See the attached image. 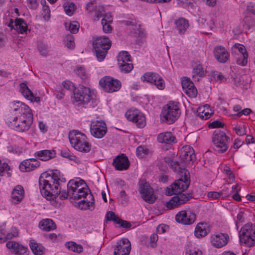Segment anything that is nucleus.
I'll list each match as a JSON object with an SVG mask.
<instances>
[{
	"mask_svg": "<svg viewBox=\"0 0 255 255\" xmlns=\"http://www.w3.org/2000/svg\"><path fill=\"white\" fill-rule=\"evenodd\" d=\"M49 174V200L50 204L56 206L58 201L56 200L58 196L61 200L67 199L68 197L74 200L86 198L90 192L86 187L85 181L82 179H71L67 183V191L61 192V184L66 181L60 172L57 169L51 170Z\"/></svg>",
	"mask_w": 255,
	"mask_h": 255,
	"instance_id": "1",
	"label": "nucleus"
},
{
	"mask_svg": "<svg viewBox=\"0 0 255 255\" xmlns=\"http://www.w3.org/2000/svg\"><path fill=\"white\" fill-rule=\"evenodd\" d=\"M11 115L6 121L8 126L20 132L28 130L31 126L33 115L31 109L20 101L14 102L11 107Z\"/></svg>",
	"mask_w": 255,
	"mask_h": 255,
	"instance_id": "2",
	"label": "nucleus"
},
{
	"mask_svg": "<svg viewBox=\"0 0 255 255\" xmlns=\"http://www.w3.org/2000/svg\"><path fill=\"white\" fill-rule=\"evenodd\" d=\"M164 161L174 172H177L179 176L178 179L169 187H167L165 194L167 196H171L172 194L178 193L187 190L190 183L189 171L184 168L181 167L178 162L172 160L170 157H165Z\"/></svg>",
	"mask_w": 255,
	"mask_h": 255,
	"instance_id": "3",
	"label": "nucleus"
},
{
	"mask_svg": "<svg viewBox=\"0 0 255 255\" xmlns=\"http://www.w3.org/2000/svg\"><path fill=\"white\" fill-rule=\"evenodd\" d=\"M94 91L89 88L80 85L74 90L72 96V101L74 105L86 108L88 105H91L96 103Z\"/></svg>",
	"mask_w": 255,
	"mask_h": 255,
	"instance_id": "4",
	"label": "nucleus"
},
{
	"mask_svg": "<svg viewBox=\"0 0 255 255\" xmlns=\"http://www.w3.org/2000/svg\"><path fill=\"white\" fill-rule=\"evenodd\" d=\"M68 136L71 146L76 150L83 153H88L90 151L91 144L84 133L73 130L70 131Z\"/></svg>",
	"mask_w": 255,
	"mask_h": 255,
	"instance_id": "5",
	"label": "nucleus"
},
{
	"mask_svg": "<svg viewBox=\"0 0 255 255\" xmlns=\"http://www.w3.org/2000/svg\"><path fill=\"white\" fill-rule=\"evenodd\" d=\"M178 103L170 101L165 105L161 112V120L167 124L174 123L180 117Z\"/></svg>",
	"mask_w": 255,
	"mask_h": 255,
	"instance_id": "6",
	"label": "nucleus"
},
{
	"mask_svg": "<svg viewBox=\"0 0 255 255\" xmlns=\"http://www.w3.org/2000/svg\"><path fill=\"white\" fill-rule=\"evenodd\" d=\"M230 141L229 137L223 131L217 129L212 135V148L217 153H223L227 150Z\"/></svg>",
	"mask_w": 255,
	"mask_h": 255,
	"instance_id": "7",
	"label": "nucleus"
},
{
	"mask_svg": "<svg viewBox=\"0 0 255 255\" xmlns=\"http://www.w3.org/2000/svg\"><path fill=\"white\" fill-rule=\"evenodd\" d=\"M93 44L98 60L103 61L111 46V41L106 36H99L94 40Z\"/></svg>",
	"mask_w": 255,
	"mask_h": 255,
	"instance_id": "8",
	"label": "nucleus"
},
{
	"mask_svg": "<svg viewBox=\"0 0 255 255\" xmlns=\"http://www.w3.org/2000/svg\"><path fill=\"white\" fill-rule=\"evenodd\" d=\"M241 243L248 247L255 243V224H244L239 233Z\"/></svg>",
	"mask_w": 255,
	"mask_h": 255,
	"instance_id": "9",
	"label": "nucleus"
},
{
	"mask_svg": "<svg viewBox=\"0 0 255 255\" xmlns=\"http://www.w3.org/2000/svg\"><path fill=\"white\" fill-rule=\"evenodd\" d=\"M138 186L139 192L142 199L148 203H153L156 200V197L152 188L144 179L139 181Z\"/></svg>",
	"mask_w": 255,
	"mask_h": 255,
	"instance_id": "10",
	"label": "nucleus"
},
{
	"mask_svg": "<svg viewBox=\"0 0 255 255\" xmlns=\"http://www.w3.org/2000/svg\"><path fill=\"white\" fill-rule=\"evenodd\" d=\"M99 84L106 92L113 93L119 91L121 87V83L118 79L110 76H105L99 81Z\"/></svg>",
	"mask_w": 255,
	"mask_h": 255,
	"instance_id": "11",
	"label": "nucleus"
},
{
	"mask_svg": "<svg viewBox=\"0 0 255 255\" xmlns=\"http://www.w3.org/2000/svg\"><path fill=\"white\" fill-rule=\"evenodd\" d=\"M118 64L122 72L127 73L130 72L133 66L130 60V56L126 51L120 52L117 56Z\"/></svg>",
	"mask_w": 255,
	"mask_h": 255,
	"instance_id": "12",
	"label": "nucleus"
},
{
	"mask_svg": "<svg viewBox=\"0 0 255 255\" xmlns=\"http://www.w3.org/2000/svg\"><path fill=\"white\" fill-rule=\"evenodd\" d=\"M183 191H182L179 193H175V195L178 194V195L173 196L168 202H166V206L168 209H172L182 205L187 202L192 197V193H182Z\"/></svg>",
	"mask_w": 255,
	"mask_h": 255,
	"instance_id": "13",
	"label": "nucleus"
},
{
	"mask_svg": "<svg viewBox=\"0 0 255 255\" xmlns=\"http://www.w3.org/2000/svg\"><path fill=\"white\" fill-rule=\"evenodd\" d=\"M107 132L106 123L103 121H93L91 122L90 132L91 135L97 138H102Z\"/></svg>",
	"mask_w": 255,
	"mask_h": 255,
	"instance_id": "14",
	"label": "nucleus"
},
{
	"mask_svg": "<svg viewBox=\"0 0 255 255\" xmlns=\"http://www.w3.org/2000/svg\"><path fill=\"white\" fill-rule=\"evenodd\" d=\"M125 116L129 121L135 123L137 127L142 128L145 126V119L143 115L138 110H128Z\"/></svg>",
	"mask_w": 255,
	"mask_h": 255,
	"instance_id": "15",
	"label": "nucleus"
},
{
	"mask_svg": "<svg viewBox=\"0 0 255 255\" xmlns=\"http://www.w3.org/2000/svg\"><path fill=\"white\" fill-rule=\"evenodd\" d=\"M131 250V244L127 238L119 240L114 249V255H129Z\"/></svg>",
	"mask_w": 255,
	"mask_h": 255,
	"instance_id": "16",
	"label": "nucleus"
},
{
	"mask_svg": "<svg viewBox=\"0 0 255 255\" xmlns=\"http://www.w3.org/2000/svg\"><path fill=\"white\" fill-rule=\"evenodd\" d=\"M144 80L147 82L154 84L159 90L165 88V83L163 78L158 74L153 72H148L143 75Z\"/></svg>",
	"mask_w": 255,
	"mask_h": 255,
	"instance_id": "17",
	"label": "nucleus"
},
{
	"mask_svg": "<svg viewBox=\"0 0 255 255\" xmlns=\"http://www.w3.org/2000/svg\"><path fill=\"white\" fill-rule=\"evenodd\" d=\"M196 219L195 214L190 211L182 210L175 216V220L178 223H194Z\"/></svg>",
	"mask_w": 255,
	"mask_h": 255,
	"instance_id": "18",
	"label": "nucleus"
},
{
	"mask_svg": "<svg viewBox=\"0 0 255 255\" xmlns=\"http://www.w3.org/2000/svg\"><path fill=\"white\" fill-rule=\"evenodd\" d=\"M113 165L117 170H127L129 166V162L127 156L124 154L117 156L113 161Z\"/></svg>",
	"mask_w": 255,
	"mask_h": 255,
	"instance_id": "19",
	"label": "nucleus"
},
{
	"mask_svg": "<svg viewBox=\"0 0 255 255\" xmlns=\"http://www.w3.org/2000/svg\"><path fill=\"white\" fill-rule=\"evenodd\" d=\"M40 165L39 162L34 158L27 159L22 161L19 168L22 172H30L34 170Z\"/></svg>",
	"mask_w": 255,
	"mask_h": 255,
	"instance_id": "20",
	"label": "nucleus"
},
{
	"mask_svg": "<svg viewBox=\"0 0 255 255\" xmlns=\"http://www.w3.org/2000/svg\"><path fill=\"white\" fill-rule=\"evenodd\" d=\"M228 239L229 236L227 234L220 233L213 235L211 237V242L214 247L220 248L228 243Z\"/></svg>",
	"mask_w": 255,
	"mask_h": 255,
	"instance_id": "21",
	"label": "nucleus"
},
{
	"mask_svg": "<svg viewBox=\"0 0 255 255\" xmlns=\"http://www.w3.org/2000/svg\"><path fill=\"white\" fill-rule=\"evenodd\" d=\"M24 197V190L21 185H16L12 190L11 193V201L14 204L20 203Z\"/></svg>",
	"mask_w": 255,
	"mask_h": 255,
	"instance_id": "22",
	"label": "nucleus"
},
{
	"mask_svg": "<svg viewBox=\"0 0 255 255\" xmlns=\"http://www.w3.org/2000/svg\"><path fill=\"white\" fill-rule=\"evenodd\" d=\"M213 52L216 59L220 63H224L226 62L230 57L229 53L223 46H216Z\"/></svg>",
	"mask_w": 255,
	"mask_h": 255,
	"instance_id": "23",
	"label": "nucleus"
},
{
	"mask_svg": "<svg viewBox=\"0 0 255 255\" xmlns=\"http://www.w3.org/2000/svg\"><path fill=\"white\" fill-rule=\"evenodd\" d=\"M181 84L185 93L189 97H195L197 93L196 88L193 83L187 78H184L181 81Z\"/></svg>",
	"mask_w": 255,
	"mask_h": 255,
	"instance_id": "24",
	"label": "nucleus"
},
{
	"mask_svg": "<svg viewBox=\"0 0 255 255\" xmlns=\"http://www.w3.org/2000/svg\"><path fill=\"white\" fill-rule=\"evenodd\" d=\"M48 172L45 171L41 174L39 178V187L41 195L48 200Z\"/></svg>",
	"mask_w": 255,
	"mask_h": 255,
	"instance_id": "25",
	"label": "nucleus"
},
{
	"mask_svg": "<svg viewBox=\"0 0 255 255\" xmlns=\"http://www.w3.org/2000/svg\"><path fill=\"white\" fill-rule=\"evenodd\" d=\"M6 246L8 249L12 250V253L15 255H23L27 250L23 245L12 241L7 242Z\"/></svg>",
	"mask_w": 255,
	"mask_h": 255,
	"instance_id": "26",
	"label": "nucleus"
},
{
	"mask_svg": "<svg viewBox=\"0 0 255 255\" xmlns=\"http://www.w3.org/2000/svg\"><path fill=\"white\" fill-rule=\"evenodd\" d=\"M19 91L25 98L31 102H39L40 101V98L34 96L26 83H22L20 84Z\"/></svg>",
	"mask_w": 255,
	"mask_h": 255,
	"instance_id": "27",
	"label": "nucleus"
},
{
	"mask_svg": "<svg viewBox=\"0 0 255 255\" xmlns=\"http://www.w3.org/2000/svg\"><path fill=\"white\" fill-rule=\"evenodd\" d=\"M157 140L159 142L167 144L176 142V137L169 131L164 132L158 134Z\"/></svg>",
	"mask_w": 255,
	"mask_h": 255,
	"instance_id": "28",
	"label": "nucleus"
},
{
	"mask_svg": "<svg viewBox=\"0 0 255 255\" xmlns=\"http://www.w3.org/2000/svg\"><path fill=\"white\" fill-rule=\"evenodd\" d=\"M210 232V226L208 224H197L194 234L196 238H202L207 236Z\"/></svg>",
	"mask_w": 255,
	"mask_h": 255,
	"instance_id": "29",
	"label": "nucleus"
},
{
	"mask_svg": "<svg viewBox=\"0 0 255 255\" xmlns=\"http://www.w3.org/2000/svg\"><path fill=\"white\" fill-rule=\"evenodd\" d=\"M90 200L89 201L84 199L79 202L78 206V208L81 210L89 209L93 210L94 209V197L92 194H88Z\"/></svg>",
	"mask_w": 255,
	"mask_h": 255,
	"instance_id": "30",
	"label": "nucleus"
},
{
	"mask_svg": "<svg viewBox=\"0 0 255 255\" xmlns=\"http://www.w3.org/2000/svg\"><path fill=\"white\" fill-rule=\"evenodd\" d=\"M181 154L183 158L187 161H193L196 159L194 151L193 148L189 145L184 146L183 147Z\"/></svg>",
	"mask_w": 255,
	"mask_h": 255,
	"instance_id": "31",
	"label": "nucleus"
},
{
	"mask_svg": "<svg viewBox=\"0 0 255 255\" xmlns=\"http://www.w3.org/2000/svg\"><path fill=\"white\" fill-rule=\"evenodd\" d=\"M210 106L206 105L198 108L197 111V116L202 120H207L210 118L212 114V113L210 112Z\"/></svg>",
	"mask_w": 255,
	"mask_h": 255,
	"instance_id": "32",
	"label": "nucleus"
},
{
	"mask_svg": "<svg viewBox=\"0 0 255 255\" xmlns=\"http://www.w3.org/2000/svg\"><path fill=\"white\" fill-rule=\"evenodd\" d=\"M176 28L180 34H184L189 27L188 21L184 18H179L175 21Z\"/></svg>",
	"mask_w": 255,
	"mask_h": 255,
	"instance_id": "33",
	"label": "nucleus"
},
{
	"mask_svg": "<svg viewBox=\"0 0 255 255\" xmlns=\"http://www.w3.org/2000/svg\"><path fill=\"white\" fill-rule=\"evenodd\" d=\"M124 22L127 25H131L132 26V29L134 30V34L137 35L139 37L143 38L145 36L144 30L141 27L140 24H138L136 23L135 20H127L125 21Z\"/></svg>",
	"mask_w": 255,
	"mask_h": 255,
	"instance_id": "34",
	"label": "nucleus"
},
{
	"mask_svg": "<svg viewBox=\"0 0 255 255\" xmlns=\"http://www.w3.org/2000/svg\"><path fill=\"white\" fill-rule=\"evenodd\" d=\"M15 29L16 31L21 34L26 33L27 31V25L24 20L21 18H16L14 21Z\"/></svg>",
	"mask_w": 255,
	"mask_h": 255,
	"instance_id": "35",
	"label": "nucleus"
},
{
	"mask_svg": "<svg viewBox=\"0 0 255 255\" xmlns=\"http://www.w3.org/2000/svg\"><path fill=\"white\" fill-rule=\"evenodd\" d=\"M30 249L35 255H43L44 248L39 244H38L34 240H31L29 242Z\"/></svg>",
	"mask_w": 255,
	"mask_h": 255,
	"instance_id": "36",
	"label": "nucleus"
},
{
	"mask_svg": "<svg viewBox=\"0 0 255 255\" xmlns=\"http://www.w3.org/2000/svg\"><path fill=\"white\" fill-rule=\"evenodd\" d=\"M17 235L16 232L12 235L10 233H7L6 230L5 224H2L0 226V242L3 243L8 239L12 238V236Z\"/></svg>",
	"mask_w": 255,
	"mask_h": 255,
	"instance_id": "37",
	"label": "nucleus"
},
{
	"mask_svg": "<svg viewBox=\"0 0 255 255\" xmlns=\"http://www.w3.org/2000/svg\"><path fill=\"white\" fill-rule=\"evenodd\" d=\"M204 68L201 65H197L193 69L192 78L194 81L199 82L200 78L204 75Z\"/></svg>",
	"mask_w": 255,
	"mask_h": 255,
	"instance_id": "38",
	"label": "nucleus"
},
{
	"mask_svg": "<svg viewBox=\"0 0 255 255\" xmlns=\"http://www.w3.org/2000/svg\"><path fill=\"white\" fill-rule=\"evenodd\" d=\"M106 220L113 222L114 223H130L129 222L123 220L117 216L113 211H109L106 215Z\"/></svg>",
	"mask_w": 255,
	"mask_h": 255,
	"instance_id": "39",
	"label": "nucleus"
},
{
	"mask_svg": "<svg viewBox=\"0 0 255 255\" xmlns=\"http://www.w3.org/2000/svg\"><path fill=\"white\" fill-rule=\"evenodd\" d=\"M65 246L70 251L77 253H81L83 251V247L81 245L76 243L69 241L65 244Z\"/></svg>",
	"mask_w": 255,
	"mask_h": 255,
	"instance_id": "40",
	"label": "nucleus"
},
{
	"mask_svg": "<svg viewBox=\"0 0 255 255\" xmlns=\"http://www.w3.org/2000/svg\"><path fill=\"white\" fill-rule=\"evenodd\" d=\"M64 11L67 15L71 16L76 9V6L73 2H66L63 4Z\"/></svg>",
	"mask_w": 255,
	"mask_h": 255,
	"instance_id": "41",
	"label": "nucleus"
},
{
	"mask_svg": "<svg viewBox=\"0 0 255 255\" xmlns=\"http://www.w3.org/2000/svg\"><path fill=\"white\" fill-rule=\"evenodd\" d=\"M40 3L42 6V9L41 11L40 18L41 19L46 21L48 20V5L46 4V0H41Z\"/></svg>",
	"mask_w": 255,
	"mask_h": 255,
	"instance_id": "42",
	"label": "nucleus"
},
{
	"mask_svg": "<svg viewBox=\"0 0 255 255\" xmlns=\"http://www.w3.org/2000/svg\"><path fill=\"white\" fill-rule=\"evenodd\" d=\"M65 45L69 49H73L75 47L74 37L71 34H67L64 38Z\"/></svg>",
	"mask_w": 255,
	"mask_h": 255,
	"instance_id": "43",
	"label": "nucleus"
},
{
	"mask_svg": "<svg viewBox=\"0 0 255 255\" xmlns=\"http://www.w3.org/2000/svg\"><path fill=\"white\" fill-rule=\"evenodd\" d=\"M76 74L82 80H86L88 78L85 68L81 66H77L74 70Z\"/></svg>",
	"mask_w": 255,
	"mask_h": 255,
	"instance_id": "44",
	"label": "nucleus"
},
{
	"mask_svg": "<svg viewBox=\"0 0 255 255\" xmlns=\"http://www.w3.org/2000/svg\"><path fill=\"white\" fill-rule=\"evenodd\" d=\"M245 216H247L246 214H245V213L242 211L240 212L237 217V221L241 223L251 221H252V222L254 221V215L250 214L249 216L250 217L251 219H247L246 220L245 219Z\"/></svg>",
	"mask_w": 255,
	"mask_h": 255,
	"instance_id": "45",
	"label": "nucleus"
},
{
	"mask_svg": "<svg viewBox=\"0 0 255 255\" xmlns=\"http://www.w3.org/2000/svg\"><path fill=\"white\" fill-rule=\"evenodd\" d=\"M248 58V54H244L243 55H239L238 57L236 58L237 63L239 65L244 66L247 64Z\"/></svg>",
	"mask_w": 255,
	"mask_h": 255,
	"instance_id": "46",
	"label": "nucleus"
},
{
	"mask_svg": "<svg viewBox=\"0 0 255 255\" xmlns=\"http://www.w3.org/2000/svg\"><path fill=\"white\" fill-rule=\"evenodd\" d=\"M136 154L141 158L144 157L145 155H147L149 150L148 149L144 146H139L137 147Z\"/></svg>",
	"mask_w": 255,
	"mask_h": 255,
	"instance_id": "47",
	"label": "nucleus"
},
{
	"mask_svg": "<svg viewBox=\"0 0 255 255\" xmlns=\"http://www.w3.org/2000/svg\"><path fill=\"white\" fill-rule=\"evenodd\" d=\"M186 255H202V252L199 249L193 247H189L186 249Z\"/></svg>",
	"mask_w": 255,
	"mask_h": 255,
	"instance_id": "48",
	"label": "nucleus"
},
{
	"mask_svg": "<svg viewBox=\"0 0 255 255\" xmlns=\"http://www.w3.org/2000/svg\"><path fill=\"white\" fill-rule=\"evenodd\" d=\"M35 156L43 161L48 160V150H42L35 153Z\"/></svg>",
	"mask_w": 255,
	"mask_h": 255,
	"instance_id": "49",
	"label": "nucleus"
},
{
	"mask_svg": "<svg viewBox=\"0 0 255 255\" xmlns=\"http://www.w3.org/2000/svg\"><path fill=\"white\" fill-rule=\"evenodd\" d=\"M62 85L64 89L70 91L73 93H74V90L77 89L75 88L73 83L69 80H66L64 81L62 83Z\"/></svg>",
	"mask_w": 255,
	"mask_h": 255,
	"instance_id": "50",
	"label": "nucleus"
},
{
	"mask_svg": "<svg viewBox=\"0 0 255 255\" xmlns=\"http://www.w3.org/2000/svg\"><path fill=\"white\" fill-rule=\"evenodd\" d=\"M213 77L217 81L224 82L227 81V78L219 72H215L213 74Z\"/></svg>",
	"mask_w": 255,
	"mask_h": 255,
	"instance_id": "51",
	"label": "nucleus"
},
{
	"mask_svg": "<svg viewBox=\"0 0 255 255\" xmlns=\"http://www.w3.org/2000/svg\"><path fill=\"white\" fill-rule=\"evenodd\" d=\"M169 230V226L167 224H159L156 228V231L159 234H163Z\"/></svg>",
	"mask_w": 255,
	"mask_h": 255,
	"instance_id": "52",
	"label": "nucleus"
},
{
	"mask_svg": "<svg viewBox=\"0 0 255 255\" xmlns=\"http://www.w3.org/2000/svg\"><path fill=\"white\" fill-rule=\"evenodd\" d=\"M79 24L77 22L74 21L71 23L69 26V30L73 34L76 33L79 30Z\"/></svg>",
	"mask_w": 255,
	"mask_h": 255,
	"instance_id": "53",
	"label": "nucleus"
},
{
	"mask_svg": "<svg viewBox=\"0 0 255 255\" xmlns=\"http://www.w3.org/2000/svg\"><path fill=\"white\" fill-rule=\"evenodd\" d=\"M37 47L40 54L44 56H46L48 51L45 45L42 42H39Z\"/></svg>",
	"mask_w": 255,
	"mask_h": 255,
	"instance_id": "54",
	"label": "nucleus"
},
{
	"mask_svg": "<svg viewBox=\"0 0 255 255\" xmlns=\"http://www.w3.org/2000/svg\"><path fill=\"white\" fill-rule=\"evenodd\" d=\"M234 48L235 49H237L240 53L238 54L239 55H243L244 54H248L247 51L245 47V46L239 43H236L234 45Z\"/></svg>",
	"mask_w": 255,
	"mask_h": 255,
	"instance_id": "55",
	"label": "nucleus"
},
{
	"mask_svg": "<svg viewBox=\"0 0 255 255\" xmlns=\"http://www.w3.org/2000/svg\"><path fill=\"white\" fill-rule=\"evenodd\" d=\"M120 198L122 200V204L124 205H126L128 202V196L127 195L126 192L124 190H122L119 194Z\"/></svg>",
	"mask_w": 255,
	"mask_h": 255,
	"instance_id": "56",
	"label": "nucleus"
},
{
	"mask_svg": "<svg viewBox=\"0 0 255 255\" xmlns=\"http://www.w3.org/2000/svg\"><path fill=\"white\" fill-rule=\"evenodd\" d=\"M158 237L157 234H152L150 238V247L152 248L156 247V242L158 241Z\"/></svg>",
	"mask_w": 255,
	"mask_h": 255,
	"instance_id": "57",
	"label": "nucleus"
},
{
	"mask_svg": "<svg viewBox=\"0 0 255 255\" xmlns=\"http://www.w3.org/2000/svg\"><path fill=\"white\" fill-rule=\"evenodd\" d=\"M102 24L103 25V30L105 33H109L111 32L112 30V27L110 25L111 23H108L106 22H102Z\"/></svg>",
	"mask_w": 255,
	"mask_h": 255,
	"instance_id": "58",
	"label": "nucleus"
},
{
	"mask_svg": "<svg viewBox=\"0 0 255 255\" xmlns=\"http://www.w3.org/2000/svg\"><path fill=\"white\" fill-rule=\"evenodd\" d=\"M236 131V133L239 136H242L246 134V130L244 127H236L233 128Z\"/></svg>",
	"mask_w": 255,
	"mask_h": 255,
	"instance_id": "59",
	"label": "nucleus"
},
{
	"mask_svg": "<svg viewBox=\"0 0 255 255\" xmlns=\"http://www.w3.org/2000/svg\"><path fill=\"white\" fill-rule=\"evenodd\" d=\"M105 13V10L103 6H99L95 10V16L99 19V18L102 17Z\"/></svg>",
	"mask_w": 255,
	"mask_h": 255,
	"instance_id": "60",
	"label": "nucleus"
},
{
	"mask_svg": "<svg viewBox=\"0 0 255 255\" xmlns=\"http://www.w3.org/2000/svg\"><path fill=\"white\" fill-rule=\"evenodd\" d=\"M224 124L219 121H215L210 123L209 125V127L210 128H217L223 127Z\"/></svg>",
	"mask_w": 255,
	"mask_h": 255,
	"instance_id": "61",
	"label": "nucleus"
},
{
	"mask_svg": "<svg viewBox=\"0 0 255 255\" xmlns=\"http://www.w3.org/2000/svg\"><path fill=\"white\" fill-rule=\"evenodd\" d=\"M207 196L209 198H212L213 199H217L219 198L220 197H221V196L220 194V192H215V191L209 192L208 193Z\"/></svg>",
	"mask_w": 255,
	"mask_h": 255,
	"instance_id": "62",
	"label": "nucleus"
},
{
	"mask_svg": "<svg viewBox=\"0 0 255 255\" xmlns=\"http://www.w3.org/2000/svg\"><path fill=\"white\" fill-rule=\"evenodd\" d=\"M224 173L227 175L230 180H234V175L231 170V169L227 166H226L224 169Z\"/></svg>",
	"mask_w": 255,
	"mask_h": 255,
	"instance_id": "63",
	"label": "nucleus"
},
{
	"mask_svg": "<svg viewBox=\"0 0 255 255\" xmlns=\"http://www.w3.org/2000/svg\"><path fill=\"white\" fill-rule=\"evenodd\" d=\"M96 7V4L94 0L88 2L87 4L86 9L89 11V12H92Z\"/></svg>",
	"mask_w": 255,
	"mask_h": 255,
	"instance_id": "64",
	"label": "nucleus"
}]
</instances>
